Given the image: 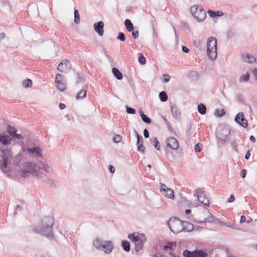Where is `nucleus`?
<instances>
[{"label": "nucleus", "instance_id": "nucleus-1", "mask_svg": "<svg viewBox=\"0 0 257 257\" xmlns=\"http://www.w3.org/2000/svg\"><path fill=\"white\" fill-rule=\"evenodd\" d=\"M54 219L52 217L46 216L42 219L40 223L34 228L33 231L49 239H52L54 237Z\"/></svg>", "mask_w": 257, "mask_h": 257}, {"label": "nucleus", "instance_id": "nucleus-2", "mask_svg": "<svg viewBox=\"0 0 257 257\" xmlns=\"http://www.w3.org/2000/svg\"><path fill=\"white\" fill-rule=\"evenodd\" d=\"M1 157L2 162L0 163V168L7 176L11 174L10 169L11 159L12 158V153L11 148H2L1 149Z\"/></svg>", "mask_w": 257, "mask_h": 257}, {"label": "nucleus", "instance_id": "nucleus-3", "mask_svg": "<svg viewBox=\"0 0 257 257\" xmlns=\"http://www.w3.org/2000/svg\"><path fill=\"white\" fill-rule=\"evenodd\" d=\"M93 244L97 249L101 250L106 254L111 253L114 248L111 241H105L99 238H95L93 240Z\"/></svg>", "mask_w": 257, "mask_h": 257}, {"label": "nucleus", "instance_id": "nucleus-4", "mask_svg": "<svg viewBox=\"0 0 257 257\" xmlns=\"http://www.w3.org/2000/svg\"><path fill=\"white\" fill-rule=\"evenodd\" d=\"M207 54L211 60H215L217 57V40L214 37H210L207 40Z\"/></svg>", "mask_w": 257, "mask_h": 257}, {"label": "nucleus", "instance_id": "nucleus-5", "mask_svg": "<svg viewBox=\"0 0 257 257\" xmlns=\"http://www.w3.org/2000/svg\"><path fill=\"white\" fill-rule=\"evenodd\" d=\"M230 131L228 127L220 126L218 127L216 133L218 145H224V143L229 140Z\"/></svg>", "mask_w": 257, "mask_h": 257}, {"label": "nucleus", "instance_id": "nucleus-6", "mask_svg": "<svg viewBox=\"0 0 257 257\" xmlns=\"http://www.w3.org/2000/svg\"><path fill=\"white\" fill-rule=\"evenodd\" d=\"M37 166L36 163L33 162H25L20 166L19 173L22 177L26 178L30 174L33 175Z\"/></svg>", "mask_w": 257, "mask_h": 257}, {"label": "nucleus", "instance_id": "nucleus-7", "mask_svg": "<svg viewBox=\"0 0 257 257\" xmlns=\"http://www.w3.org/2000/svg\"><path fill=\"white\" fill-rule=\"evenodd\" d=\"M183 221L175 217H171L167 222L170 229L174 233H178L182 231Z\"/></svg>", "mask_w": 257, "mask_h": 257}, {"label": "nucleus", "instance_id": "nucleus-8", "mask_svg": "<svg viewBox=\"0 0 257 257\" xmlns=\"http://www.w3.org/2000/svg\"><path fill=\"white\" fill-rule=\"evenodd\" d=\"M190 12L194 19L198 22H202L206 18V12L198 5H194L191 7Z\"/></svg>", "mask_w": 257, "mask_h": 257}, {"label": "nucleus", "instance_id": "nucleus-9", "mask_svg": "<svg viewBox=\"0 0 257 257\" xmlns=\"http://www.w3.org/2000/svg\"><path fill=\"white\" fill-rule=\"evenodd\" d=\"M196 195L199 201L204 206H209L210 204L208 194L201 189L196 190Z\"/></svg>", "mask_w": 257, "mask_h": 257}, {"label": "nucleus", "instance_id": "nucleus-10", "mask_svg": "<svg viewBox=\"0 0 257 257\" xmlns=\"http://www.w3.org/2000/svg\"><path fill=\"white\" fill-rule=\"evenodd\" d=\"M17 130L14 126L8 125L7 126V132L9 136L11 138L12 141L13 142L18 141L20 140L24 139L23 136L21 134L17 133Z\"/></svg>", "mask_w": 257, "mask_h": 257}, {"label": "nucleus", "instance_id": "nucleus-11", "mask_svg": "<svg viewBox=\"0 0 257 257\" xmlns=\"http://www.w3.org/2000/svg\"><path fill=\"white\" fill-rule=\"evenodd\" d=\"M183 255L185 257H207V253L202 250L196 249L190 251L187 249L184 250Z\"/></svg>", "mask_w": 257, "mask_h": 257}, {"label": "nucleus", "instance_id": "nucleus-12", "mask_svg": "<svg viewBox=\"0 0 257 257\" xmlns=\"http://www.w3.org/2000/svg\"><path fill=\"white\" fill-rule=\"evenodd\" d=\"M56 86L58 89L63 91L66 89V80L63 75L57 74L55 78Z\"/></svg>", "mask_w": 257, "mask_h": 257}, {"label": "nucleus", "instance_id": "nucleus-13", "mask_svg": "<svg viewBox=\"0 0 257 257\" xmlns=\"http://www.w3.org/2000/svg\"><path fill=\"white\" fill-rule=\"evenodd\" d=\"M235 121L238 123L240 126L246 128L248 126V121L245 118L243 112H239L234 117Z\"/></svg>", "mask_w": 257, "mask_h": 257}, {"label": "nucleus", "instance_id": "nucleus-14", "mask_svg": "<svg viewBox=\"0 0 257 257\" xmlns=\"http://www.w3.org/2000/svg\"><path fill=\"white\" fill-rule=\"evenodd\" d=\"M71 68V65L67 60H63L58 66L57 69L61 72H67Z\"/></svg>", "mask_w": 257, "mask_h": 257}, {"label": "nucleus", "instance_id": "nucleus-15", "mask_svg": "<svg viewBox=\"0 0 257 257\" xmlns=\"http://www.w3.org/2000/svg\"><path fill=\"white\" fill-rule=\"evenodd\" d=\"M146 242V237L143 233L140 234L139 239L135 242V250L137 252L140 251L143 247L144 244Z\"/></svg>", "mask_w": 257, "mask_h": 257}, {"label": "nucleus", "instance_id": "nucleus-16", "mask_svg": "<svg viewBox=\"0 0 257 257\" xmlns=\"http://www.w3.org/2000/svg\"><path fill=\"white\" fill-rule=\"evenodd\" d=\"M203 211L206 215L208 214V216L207 217H205L203 220L198 221V223L213 222L216 221L217 219H216L214 216L209 212V210L207 208L204 207Z\"/></svg>", "mask_w": 257, "mask_h": 257}, {"label": "nucleus", "instance_id": "nucleus-17", "mask_svg": "<svg viewBox=\"0 0 257 257\" xmlns=\"http://www.w3.org/2000/svg\"><path fill=\"white\" fill-rule=\"evenodd\" d=\"M167 147L172 150H176L178 149L179 145L178 141L174 137L168 138L166 140Z\"/></svg>", "mask_w": 257, "mask_h": 257}, {"label": "nucleus", "instance_id": "nucleus-18", "mask_svg": "<svg viewBox=\"0 0 257 257\" xmlns=\"http://www.w3.org/2000/svg\"><path fill=\"white\" fill-rule=\"evenodd\" d=\"M104 23L102 21H100L94 24V30L98 34L99 36H102L104 33Z\"/></svg>", "mask_w": 257, "mask_h": 257}, {"label": "nucleus", "instance_id": "nucleus-19", "mask_svg": "<svg viewBox=\"0 0 257 257\" xmlns=\"http://www.w3.org/2000/svg\"><path fill=\"white\" fill-rule=\"evenodd\" d=\"M11 138L5 133L0 134V143L3 145L8 146L12 143Z\"/></svg>", "mask_w": 257, "mask_h": 257}, {"label": "nucleus", "instance_id": "nucleus-20", "mask_svg": "<svg viewBox=\"0 0 257 257\" xmlns=\"http://www.w3.org/2000/svg\"><path fill=\"white\" fill-rule=\"evenodd\" d=\"M29 153L31 154L34 157L38 158L39 157L42 156V150L38 147H35L28 149Z\"/></svg>", "mask_w": 257, "mask_h": 257}, {"label": "nucleus", "instance_id": "nucleus-21", "mask_svg": "<svg viewBox=\"0 0 257 257\" xmlns=\"http://www.w3.org/2000/svg\"><path fill=\"white\" fill-rule=\"evenodd\" d=\"M171 112L174 118L177 120H180L181 111L178 106L175 105H172L171 106Z\"/></svg>", "mask_w": 257, "mask_h": 257}, {"label": "nucleus", "instance_id": "nucleus-22", "mask_svg": "<svg viewBox=\"0 0 257 257\" xmlns=\"http://www.w3.org/2000/svg\"><path fill=\"white\" fill-rule=\"evenodd\" d=\"M242 60L246 63H252L255 62V58L249 54H242L241 55Z\"/></svg>", "mask_w": 257, "mask_h": 257}, {"label": "nucleus", "instance_id": "nucleus-23", "mask_svg": "<svg viewBox=\"0 0 257 257\" xmlns=\"http://www.w3.org/2000/svg\"><path fill=\"white\" fill-rule=\"evenodd\" d=\"M182 228V231L190 232L193 230L194 225L189 222L183 221Z\"/></svg>", "mask_w": 257, "mask_h": 257}, {"label": "nucleus", "instance_id": "nucleus-24", "mask_svg": "<svg viewBox=\"0 0 257 257\" xmlns=\"http://www.w3.org/2000/svg\"><path fill=\"white\" fill-rule=\"evenodd\" d=\"M87 88V85L84 86L83 88L79 91L77 93L76 98L77 99H83L85 97L86 95V89Z\"/></svg>", "mask_w": 257, "mask_h": 257}, {"label": "nucleus", "instance_id": "nucleus-25", "mask_svg": "<svg viewBox=\"0 0 257 257\" xmlns=\"http://www.w3.org/2000/svg\"><path fill=\"white\" fill-rule=\"evenodd\" d=\"M0 6L3 8L9 9L12 13H14L12 7L8 0H0Z\"/></svg>", "mask_w": 257, "mask_h": 257}, {"label": "nucleus", "instance_id": "nucleus-26", "mask_svg": "<svg viewBox=\"0 0 257 257\" xmlns=\"http://www.w3.org/2000/svg\"><path fill=\"white\" fill-rule=\"evenodd\" d=\"M207 13L211 18L219 17L223 15V13L220 11L214 12L209 10Z\"/></svg>", "mask_w": 257, "mask_h": 257}, {"label": "nucleus", "instance_id": "nucleus-27", "mask_svg": "<svg viewBox=\"0 0 257 257\" xmlns=\"http://www.w3.org/2000/svg\"><path fill=\"white\" fill-rule=\"evenodd\" d=\"M112 72L114 76L118 80H121L123 78V75L120 71L116 68H113L112 69Z\"/></svg>", "mask_w": 257, "mask_h": 257}, {"label": "nucleus", "instance_id": "nucleus-28", "mask_svg": "<svg viewBox=\"0 0 257 257\" xmlns=\"http://www.w3.org/2000/svg\"><path fill=\"white\" fill-rule=\"evenodd\" d=\"M166 190H167L165 191L162 192L163 194L168 198L173 199L174 198V192L173 190L171 188L166 189Z\"/></svg>", "mask_w": 257, "mask_h": 257}, {"label": "nucleus", "instance_id": "nucleus-29", "mask_svg": "<svg viewBox=\"0 0 257 257\" xmlns=\"http://www.w3.org/2000/svg\"><path fill=\"white\" fill-rule=\"evenodd\" d=\"M40 169V166H38L37 169L35 170L34 172L33 173V176L35 177H36L39 179H42L44 177L45 175L42 172H39Z\"/></svg>", "mask_w": 257, "mask_h": 257}, {"label": "nucleus", "instance_id": "nucleus-30", "mask_svg": "<svg viewBox=\"0 0 257 257\" xmlns=\"http://www.w3.org/2000/svg\"><path fill=\"white\" fill-rule=\"evenodd\" d=\"M124 25L126 28V30L128 32H130L134 30V25H133V23L131 22V21H130V20L126 19L124 21Z\"/></svg>", "mask_w": 257, "mask_h": 257}, {"label": "nucleus", "instance_id": "nucleus-31", "mask_svg": "<svg viewBox=\"0 0 257 257\" xmlns=\"http://www.w3.org/2000/svg\"><path fill=\"white\" fill-rule=\"evenodd\" d=\"M140 234L137 232H134L132 234H129L127 236V237L129 239H130L133 242H136L137 240L139 239V237L140 236Z\"/></svg>", "mask_w": 257, "mask_h": 257}, {"label": "nucleus", "instance_id": "nucleus-32", "mask_svg": "<svg viewBox=\"0 0 257 257\" xmlns=\"http://www.w3.org/2000/svg\"><path fill=\"white\" fill-rule=\"evenodd\" d=\"M197 109L200 114L204 115L206 112V107L203 103H200L197 106Z\"/></svg>", "mask_w": 257, "mask_h": 257}, {"label": "nucleus", "instance_id": "nucleus-33", "mask_svg": "<svg viewBox=\"0 0 257 257\" xmlns=\"http://www.w3.org/2000/svg\"><path fill=\"white\" fill-rule=\"evenodd\" d=\"M137 150L139 152L144 154L145 152V147L143 145V140L137 142Z\"/></svg>", "mask_w": 257, "mask_h": 257}, {"label": "nucleus", "instance_id": "nucleus-34", "mask_svg": "<svg viewBox=\"0 0 257 257\" xmlns=\"http://www.w3.org/2000/svg\"><path fill=\"white\" fill-rule=\"evenodd\" d=\"M121 246L124 250L126 252H129L130 251V243L128 241L124 240H122L121 241Z\"/></svg>", "mask_w": 257, "mask_h": 257}, {"label": "nucleus", "instance_id": "nucleus-35", "mask_svg": "<svg viewBox=\"0 0 257 257\" xmlns=\"http://www.w3.org/2000/svg\"><path fill=\"white\" fill-rule=\"evenodd\" d=\"M150 141L153 144V146L157 150H160V146L159 145V142L158 141L157 138H152L150 139Z\"/></svg>", "mask_w": 257, "mask_h": 257}, {"label": "nucleus", "instance_id": "nucleus-36", "mask_svg": "<svg viewBox=\"0 0 257 257\" xmlns=\"http://www.w3.org/2000/svg\"><path fill=\"white\" fill-rule=\"evenodd\" d=\"M159 99L162 102H165L168 100V95L166 92L162 91L159 93Z\"/></svg>", "mask_w": 257, "mask_h": 257}, {"label": "nucleus", "instance_id": "nucleus-37", "mask_svg": "<svg viewBox=\"0 0 257 257\" xmlns=\"http://www.w3.org/2000/svg\"><path fill=\"white\" fill-rule=\"evenodd\" d=\"M22 85L25 88H30L32 85V81L30 79H27L23 81Z\"/></svg>", "mask_w": 257, "mask_h": 257}, {"label": "nucleus", "instance_id": "nucleus-38", "mask_svg": "<svg viewBox=\"0 0 257 257\" xmlns=\"http://www.w3.org/2000/svg\"><path fill=\"white\" fill-rule=\"evenodd\" d=\"M225 111L223 109H222L221 110L217 109L215 110L214 112V115L217 117H220L224 115L225 114Z\"/></svg>", "mask_w": 257, "mask_h": 257}, {"label": "nucleus", "instance_id": "nucleus-39", "mask_svg": "<svg viewBox=\"0 0 257 257\" xmlns=\"http://www.w3.org/2000/svg\"><path fill=\"white\" fill-rule=\"evenodd\" d=\"M74 23L76 24H78L80 23V16L79 14V12L76 9H74Z\"/></svg>", "mask_w": 257, "mask_h": 257}, {"label": "nucleus", "instance_id": "nucleus-40", "mask_svg": "<svg viewBox=\"0 0 257 257\" xmlns=\"http://www.w3.org/2000/svg\"><path fill=\"white\" fill-rule=\"evenodd\" d=\"M138 61L139 63L142 65H144L146 63V60L145 57L141 53L139 54Z\"/></svg>", "mask_w": 257, "mask_h": 257}, {"label": "nucleus", "instance_id": "nucleus-41", "mask_svg": "<svg viewBox=\"0 0 257 257\" xmlns=\"http://www.w3.org/2000/svg\"><path fill=\"white\" fill-rule=\"evenodd\" d=\"M249 74L247 73L246 74L242 75L239 81L240 82H247L249 80Z\"/></svg>", "mask_w": 257, "mask_h": 257}, {"label": "nucleus", "instance_id": "nucleus-42", "mask_svg": "<svg viewBox=\"0 0 257 257\" xmlns=\"http://www.w3.org/2000/svg\"><path fill=\"white\" fill-rule=\"evenodd\" d=\"M78 80L76 83H78L81 82H84L85 80L84 75L83 73H77V74Z\"/></svg>", "mask_w": 257, "mask_h": 257}, {"label": "nucleus", "instance_id": "nucleus-43", "mask_svg": "<svg viewBox=\"0 0 257 257\" xmlns=\"http://www.w3.org/2000/svg\"><path fill=\"white\" fill-rule=\"evenodd\" d=\"M43 169L47 173H52L53 172V169L47 164L43 165Z\"/></svg>", "mask_w": 257, "mask_h": 257}, {"label": "nucleus", "instance_id": "nucleus-44", "mask_svg": "<svg viewBox=\"0 0 257 257\" xmlns=\"http://www.w3.org/2000/svg\"><path fill=\"white\" fill-rule=\"evenodd\" d=\"M126 112L127 113H129V114H134L136 113V109L132 108V107H129L128 106H126Z\"/></svg>", "mask_w": 257, "mask_h": 257}, {"label": "nucleus", "instance_id": "nucleus-45", "mask_svg": "<svg viewBox=\"0 0 257 257\" xmlns=\"http://www.w3.org/2000/svg\"><path fill=\"white\" fill-rule=\"evenodd\" d=\"M185 214L187 215V218L191 221L193 220L192 215L191 214V210L189 209H186L185 211Z\"/></svg>", "mask_w": 257, "mask_h": 257}, {"label": "nucleus", "instance_id": "nucleus-46", "mask_svg": "<svg viewBox=\"0 0 257 257\" xmlns=\"http://www.w3.org/2000/svg\"><path fill=\"white\" fill-rule=\"evenodd\" d=\"M117 39L120 41H124L125 39V35L122 32H119L117 36Z\"/></svg>", "mask_w": 257, "mask_h": 257}, {"label": "nucleus", "instance_id": "nucleus-47", "mask_svg": "<svg viewBox=\"0 0 257 257\" xmlns=\"http://www.w3.org/2000/svg\"><path fill=\"white\" fill-rule=\"evenodd\" d=\"M141 118L142 119V120L145 123L149 124L151 122V119L148 116H147L146 114H145L144 115H143Z\"/></svg>", "mask_w": 257, "mask_h": 257}, {"label": "nucleus", "instance_id": "nucleus-48", "mask_svg": "<svg viewBox=\"0 0 257 257\" xmlns=\"http://www.w3.org/2000/svg\"><path fill=\"white\" fill-rule=\"evenodd\" d=\"M202 145L200 143H197L194 146V150L196 152H200L202 150Z\"/></svg>", "mask_w": 257, "mask_h": 257}, {"label": "nucleus", "instance_id": "nucleus-49", "mask_svg": "<svg viewBox=\"0 0 257 257\" xmlns=\"http://www.w3.org/2000/svg\"><path fill=\"white\" fill-rule=\"evenodd\" d=\"M122 138L119 135H116L113 138V141L115 143H119L121 141Z\"/></svg>", "mask_w": 257, "mask_h": 257}, {"label": "nucleus", "instance_id": "nucleus-50", "mask_svg": "<svg viewBox=\"0 0 257 257\" xmlns=\"http://www.w3.org/2000/svg\"><path fill=\"white\" fill-rule=\"evenodd\" d=\"M132 33V37L134 39H137L139 37V32L138 30H133Z\"/></svg>", "mask_w": 257, "mask_h": 257}, {"label": "nucleus", "instance_id": "nucleus-51", "mask_svg": "<svg viewBox=\"0 0 257 257\" xmlns=\"http://www.w3.org/2000/svg\"><path fill=\"white\" fill-rule=\"evenodd\" d=\"M151 24H152V28H153V37H154V38H157L158 37V34H157V33L155 31V28H154V24L153 21L151 20Z\"/></svg>", "mask_w": 257, "mask_h": 257}, {"label": "nucleus", "instance_id": "nucleus-52", "mask_svg": "<svg viewBox=\"0 0 257 257\" xmlns=\"http://www.w3.org/2000/svg\"><path fill=\"white\" fill-rule=\"evenodd\" d=\"M164 82H168L170 80V76L168 74H165L163 75Z\"/></svg>", "mask_w": 257, "mask_h": 257}, {"label": "nucleus", "instance_id": "nucleus-53", "mask_svg": "<svg viewBox=\"0 0 257 257\" xmlns=\"http://www.w3.org/2000/svg\"><path fill=\"white\" fill-rule=\"evenodd\" d=\"M134 133L137 137V141L139 142L143 140V137L138 134L137 131L135 130Z\"/></svg>", "mask_w": 257, "mask_h": 257}, {"label": "nucleus", "instance_id": "nucleus-54", "mask_svg": "<svg viewBox=\"0 0 257 257\" xmlns=\"http://www.w3.org/2000/svg\"><path fill=\"white\" fill-rule=\"evenodd\" d=\"M160 184H161L160 191L162 193L163 192H164L166 190H167L166 189H170L169 188H168L167 187V186L165 184H164L160 183Z\"/></svg>", "mask_w": 257, "mask_h": 257}, {"label": "nucleus", "instance_id": "nucleus-55", "mask_svg": "<svg viewBox=\"0 0 257 257\" xmlns=\"http://www.w3.org/2000/svg\"><path fill=\"white\" fill-rule=\"evenodd\" d=\"M144 136L145 138H148L149 137V133L147 128L144 130Z\"/></svg>", "mask_w": 257, "mask_h": 257}, {"label": "nucleus", "instance_id": "nucleus-56", "mask_svg": "<svg viewBox=\"0 0 257 257\" xmlns=\"http://www.w3.org/2000/svg\"><path fill=\"white\" fill-rule=\"evenodd\" d=\"M182 50L183 52L185 53H188L189 52V49L187 47H186L185 46H182Z\"/></svg>", "mask_w": 257, "mask_h": 257}, {"label": "nucleus", "instance_id": "nucleus-57", "mask_svg": "<svg viewBox=\"0 0 257 257\" xmlns=\"http://www.w3.org/2000/svg\"><path fill=\"white\" fill-rule=\"evenodd\" d=\"M48 184H50L51 186L54 187L55 184L54 181L52 179H48L47 180Z\"/></svg>", "mask_w": 257, "mask_h": 257}, {"label": "nucleus", "instance_id": "nucleus-58", "mask_svg": "<svg viewBox=\"0 0 257 257\" xmlns=\"http://www.w3.org/2000/svg\"><path fill=\"white\" fill-rule=\"evenodd\" d=\"M168 244H169V246H170V249L171 250H172V247L174 246H176V243L175 242H169L168 243Z\"/></svg>", "mask_w": 257, "mask_h": 257}, {"label": "nucleus", "instance_id": "nucleus-59", "mask_svg": "<svg viewBox=\"0 0 257 257\" xmlns=\"http://www.w3.org/2000/svg\"><path fill=\"white\" fill-rule=\"evenodd\" d=\"M235 197L233 195H231L228 199V202L229 203L232 202L234 201Z\"/></svg>", "mask_w": 257, "mask_h": 257}, {"label": "nucleus", "instance_id": "nucleus-60", "mask_svg": "<svg viewBox=\"0 0 257 257\" xmlns=\"http://www.w3.org/2000/svg\"><path fill=\"white\" fill-rule=\"evenodd\" d=\"M246 174V171L245 169H243L241 172V177L242 178H244L245 177Z\"/></svg>", "mask_w": 257, "mask_h": 257}, {"label": "nucleus", "instance_id": "nucleus-61", "mask_svg": "<svg viewBox=\"0 0 257 257\" xmlns=\"http://www.w3.org/2000/svg\"><path fill=\"white\" fill-rule=\"evenodd\" d=\"M162 118H163L164 121V123H165V124L167 125H168L169 124L170 122L169 121L167 120V118L166 117V116H163L162 115Z\"/></svg>", "mask_w": 257, "mask_h": 257}, {"label": "nucleus", "instance_id": "nucleus-62", "mask_svg": "<svg viewBox=\"0 0 257 257\" xmlns=\"http://www.w3.org/2000/svg\"><path fill=\"white\" fill-rule=\"evenodd\" d=\"M108 169L111 173H113L115 172V168L112 165H110Z\"/></svg>", "mask_w": 257, "mask_h": 257}, {"label": "nucleus", "instance_id": "nucleus-63", "mask_svg": "<svg viewBox=\"0 0 257 257\" xmlns=\"http://www.w3.org/2000/svg\"><path fill=\"white\" fill-rule=\"evenodd\" d=\"M252 73L254 75V78L255 79V80L257 81V68H255L253 71Z\"/></svg>", "mask_w": 257, "mask_h": 257}, {"label": "nucleus", "instance_id": "nucleus-64", "mask_svg": "<svg viewBox=\"0 0 257 257\" xmlns=\"http://www.w3.org/2000/svg\"><path fill=\"white\" fill-rule=\"evenodd\" d=\"M232 147L235 150L236 152H238V150L237 149V144L235 142H232L231 144Z\"/></svg>", "mask_w": 257, "mask_h": 257}]
</instances>
